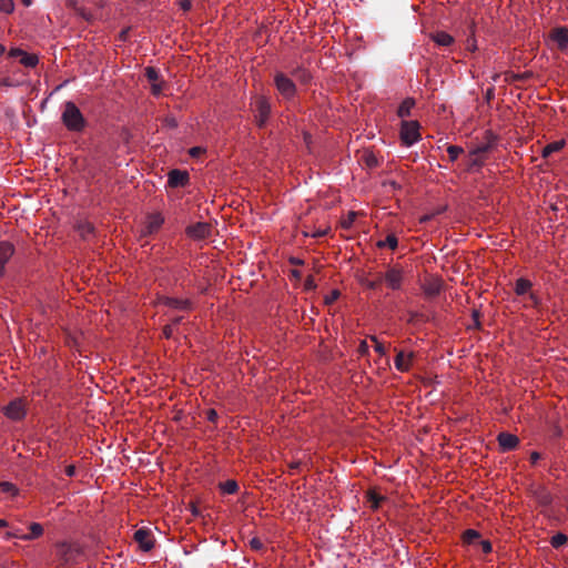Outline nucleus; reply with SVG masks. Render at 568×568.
Masks as SVG:
<instances>
[{"label":"nucleus","mask_w":568,"mask_h":568,"mask_svg":"<svg viewBox=\"0 0 568 568\" xmlns=\"http://www.w3.org/2000/svg\"><path fill=\"white\" fill-rule=\"evenodd\" d=\"M254 113L256 124L263 128L271 114V104L265 97H256L254 102Z\"/></svg>","instance_id":"obj_5"},{"label":"nucleus","mask_w":568,"mask_h":568,"mask_svg":"<svg viewBox=\"0 0 568 568\" xmlns=\"http://www.w3.org/2000/svg\"><path fill=\"white\" fill-rule=\"evenodd\" d=\"M419 123L417 121H403L400 126V139L403 144L410 146L420 139Z\"/></svg>","instance_id":"obj_3"},{"label":"nucleus","mask_w":568,"mask_h":568,"mask_svg":"<svg viewBox=\"0 0 568 568\" xmlns=\"http://www.w3.org/2000/svg\"><path fill=\"white\" fill-rule=\"evenodd\" d=\"M339 291L333 290L328 295L325 296V304H333L339 297Z\"/></svg>","instance_id":"obj_36"},{"label":"nucleus","mask_w":568,"mask_h":568,"mask_svg":"<svg viewBox=\"0 0 568 568\" xmlns=\"http://www.w3.org/2000/svg\"><path fill=\"white\" fill-rule=\"evenodd\" d=\"M355 217H356V214L354 212H349L348 216H347V220H345L343 222V226L344 227H349L352 225V223L354 222Z\"/></svg>","instance_id":"obj_44"},{"label":"nucleus","mask_w":568,"mask_h":568,"mask_svg":"<svg viewBox=\"0 0 568 568\" xmlns=\"http://www.w3.org/2000/svg\"><path fill=\"white\" fill-rule=\"evenodd\" d=\"M499 77H500V75H499L498 73H496V74L493 77V81H495V82H496V81L499 79Z\"/></svg>","instance_id":"obj_64"},{"label":"nucleus","mask_w":568,"mask_h":568,"mask_svg":"<svg viewBox=\"0 0 568 568\" xmlns=\"http://www.w3.org/2000/svg\"><path fill=\"white\" fill-rule=\"evenodd\" d=\"M14 254V246L8 241H0V276L6 273V264Z\"/></svg>","instance_id":"obj_11"},{"label":"nucleus","mask_w":568,"mask_h":568,"mask_svg":"<svg viewBox=\"0 0 568 568\" xmlns=\"http://www.w3.org/2000/svg\"><path fill=\"white\" fill-rule=\"evenodd\" d=\"M145 77L151 83L159 82L160 79L158 70L152 67L145 69Z\"/></svg>","instance_id":"obj_32"},{"label":"nucleus","mask_w":568,"mask_h":568,"mask_svg":"<svg viewBox=\"0 0 568 568\" xmlns=\"http://www.w3.org/2000/svg\"><path fill=\"white\" fill-rule=\"evenodd\" d=\"M30 532L20 536L21 540L28 541L39 538L43 534V527L39 523H32L29 526Z\"/></svg>","instance_id":"obj_17"},{"label":"nucleus","mask_w":568,"mask_h":568,"mask_svg":"<svg viewBox=\"0 0 568 568\" xmlns=\"http://www.w3.org/2000/svg\"><path fill=\"white\" fill-rule=\"evenodd\" d=\"M14 10L13 0H0V12L11 13Z\"/></svg>","instance_id":"obj_33"},{"label":"nucleus","mask_w":568,"mask_h":568,"mask_svg":"<svg viewBox=\"0 0 568 568\" xmlns=\"http://www.w3.org/2000/svg\"><path fill=\"white\" fill-rule=\"evenodd\" d=\"M463 542L466 545H475L480 540V534L475 529H467L463 532Z\"/></svg>","instance_id":"obj_20"},{"label":"nucleus","mask_w":568,"mask_h":568,"mask_svg":"<svg viewBox=\"0 0 568 568\" xmlns=\"http://www.w3.org/2000/svg\"><path fill=\"white\" fill-rule=\"evenodd\" d=\"M478 545L480 546L484 554H489L493 550V546L489 540H479Z\"/></svg>","instance_id":"obj_38"},{"label":"nucleus","mask_w":568,"mask_h":568,"mask_svg":"<svg viewBox=\"0 0 568 568\" xmlns=\"http://www.w3.org/2000/svg\"><path fill=\"white\" fill-rule=\"evenodd\" d=\"M473 317H474V320L476 322V326L479 327V325H480L479 322H478L479 312L478 311H474L473 312Z\"/></svg>","instance_id":"obj_56"},{"label":"nucleus","mask_w":568,"mask_h":568,"mask_svg":"<svg viewBox=\"0 0 568 568\" xmlns=\"http://www.w3.org/2000/svg\"><path fill=\"white\" fill-rule=\"evenodd\" d=\"M211 226L206 222H197L186 227V234L194 240H202L210 235Z\"/></svg>","instance_id":"obj_10"},{"label":"nucleus","mask_w":568,"mask_h":568,"mask_svg":"<svg viewBox=\"0 0 568 568\" xmlns=\"http://www.w3.org/2000/svg\"><path fill=\"white\" fill-rule=\"evenodd\" d=\"M468 42H469L468 49L471 50V51H475L477 49L475 40L473 39L471 42L470 41H468Z\"/></svg>","instance_id":"obj_57"},{"label":"nucleus","mask_w":568,"mask_h":568,"mask_svg":"<svg viewBox=\"0 0 568 568\" xmlns=\"http://www.w3.org/2000/svg\"><path fill=\"white\" fill-rule=\"evenodd\" d=\"M61 120L67 129L73 132H81L87 126L80 109L71 101L64 103Z\"/></svg>","instance_id":"obj_1"},{"label":"nucleus","mask_w":568,"mask_h":568,"mask_svg":"<svg viewBox=\"0 0 568 568\" xmlns=\"http://www.w3.org/2000/svg\"><path fill=\"white\" fill-rule=\"evenodd\" d=\"M413 358V353L406 355L403 351H399L395 357L396 369L399 372H408L410 369Z\"/></svg>","instance_id":"obj_15"},{"label":"nucleus","mask_w":568,"mask_h":568,"mask_svg":"<svg viewBox=\"0 0 568 568\" xmlns=\"http://www.w3.org/2000/svg\"><path fill=\"white\" fill-rule=\"evenodd\" d=\"M126 36H128V30H124V31L121 32V38L122 39H125Z\"/></svg>","instance_id":"obj_63"},{"label":"nucleus","mask_w":568,"mask_h":568,"mask_svg":"<svg viewBox=\"0 0 568 568\" xmlns=\"http://www.w3.org/2000/svg\"><path fill=\"white\" fill-rule=\"evenodd\" d=\"M20 62L28 68H33L38 64L39 60L36 54L23 53Z\"/></svg>","instance_id":"obj_27"},{"label":"nucleus","mask_w":568,"mask_h":568,"mask_svg":"<svg viewBox=\"0 0 568 568\" xmlns=\"http://www.w3.org/2000/svg\"><path fill=\"white\" fill-rule=\"evenodd\" d=\"M529 298L531 300V302H532V304H534V305H537V304H538V298H537V296H536L534 293H531V294L529 295Z\"/></svg>","instance_id":"obj_58"},{"label":"nucleus","mask_w":568,"mask_h":568,"mask_svg":"<svg viewBox=\"0 0 568 568\" xmlns=\"http://www.w3.org/2000/svg\"><path fill=\"white\" fill-rule=\"evenodd\" d=\"M506 80H510V81H521V80H525L529 77L528 73H523V74H515V73H507L506 74Z\"/></svg>","instance_id":"obj_37"},{"label":"nucleus","mask_w":568,"mask_h":568,"mask_svg":"<svg viewBox=\"0 0 568 568\" xmlns=\"http://www.w3.org/2000/svg\"><path fill=\"white\" fill-rule=\"evenodd\" d=\"M432 39L436 44L440 47H449L454 43V38L445 31H437L433 33Z\"/></svg>","instance_id":"obj_16"},{"label":"nucleus","mask_w":568,"mask_h":568,"mask_svg":"<svg viewBox=\"0 0 568 568\" xmlns=\"http://www.w3.org/2000/svg\"><path fill=\"white\" fill-rule=\"evenodd\" d=\"M77 229H78V232H79L80 236L83 240H89V237L94 232L93 225L91 223H89V222H81V223H79Z\"/></svg>","instance_id":"obj_22"},{"label":"nucleus","mask_w":568,"mask_h":568,"mask_svg":"<svg viewBox=\"0 0 568 568\" xmlns=\"http://www.w3.org/2000/svg\"><path fill=\"white\" fill-rule=\"evenodd\" d=\"M470 156V160H469V165L470 166H478L480 168L483 164H484V161H485V158L481 156V155H477V154H469Z\"/></svg>","instance_id":"obj_34"},{"label":"nucleus","mask_w":568,"mask_h":568,"mask_svg":"<svg viewBox=\"0 0 568 568\" xmlns=\"http://www.w3.org/2000/svg\"><path fill=\"white\" fill-rule=\"evenodd\" d=\"M497 439L501 452L514 450L519 444L518 437L510 433H500Z\"/></svg>","instance_id":"obj_13"},{"label":"nucleus","mask_w":568,"mask_h":568,"mask_svg":"<svg viewBox=\"0 0 568 568\" xmlns=\"http://www.w3.org/2000/svg\"><path fill=\"white\" fill-rule=\"evenodd\" d=\"M162 333H163V336H164L165 338H171V337L173 336V326H172V325H170V324H169V325H165V326L163 327V332H162Z\"/></svg>","instance_id":"obj_43"},{"label":"nucleus","mask_w":568,"mask_h":568,"mask_svg":"<svg viewBox=\"0 0 568 568\" xmlns=\"http://www.w3.org/2000/svg\"><path fill=\"white\" fill-rule=\"evenodd\" d=\"M415 102L413 99H406L404 100L400 105L398 106L397 114L399 118L404 119L406 116H409L410 110L414 106Z\"/></svg>","instance_id":"obj_21"},{"label":"nucleus","mask_w":568,"mask_h":568,"mask_svg":"<svg viewBox=\"0 0 568 568\" xmlns=\"http://www.w3.org/2000/svg\"><path fill=\"white\" fill-rule=\"evenodd\" d=\"M432 219V215H424L420 217V223H426Z\"/></svg>","instance_id":"obj_59"},{"label":"nucleus","mask_w":568,"mask_h":568,"mask_svg":"<svg viewBox=\"0 0 568 568\" xmlns=\"http://www.w3.org/2000/svg\"><path fill=\"white\" fill-rule=\"evenodd\" d=\"M23 53H24V52H23L22 50H20V49H12V50H11V52H10V54H11L12 57H18V55H21V57H22V54H23Z\"/></svg>","instance_id":"obj_54"},{"label":"nucleus","mask_w":568,"mask_h":568,"mask_svg":"<svg viewBox=\"0 0 568 568\" xmlns=\"http://www.w3.org/2000/svg\"><path fill=\"white\" fill-rule=\"evenodd\" d=\"M531 288V282L526 278H518L515 284L517 295H524Z\"/></svg>","instance_id":"obj_23"},{"label":"nucleus","mask_w":568,"mask_h":568,"mask_svg":"<svg viewBox=\"0 0 568 568\" xmlns=\"http://www.w3.org/2000/svg\"><path fill=\"white\" fill-rule=\"evenodd\" d=\"M550 501H551V498H550L549 494L542 493V495L540 496V503L542 505H549Z\"/></svg>","instance_id":"obj_52"},{"label":"nucleus","mask_w":568,"mask_h":568,"mask_svg":"<svg viewBox=\"0 0 568 568\" xmlns=\"http://www.w3.org/2000/svg\"><path fill=\"white\" fill-rule=\"evenodd\" d=\"M133 539L139 544L141 550L145 552L150 551L154 547L152 532L148 528L138 529L133 535Z\"/></svg>","instance_id":"obj_8"},{"label":"nucleus","mask_w":568,"mask_h":568,"mask_svg":"<svg viewBox=\"0 0 568 568\" xmlns=\"http://www.w3.org/2000/svg\"><path fill=\"white\" fill-rule=\"evenodd\" d=\"M57 555L59 558V567L64 568L72 565L77 560V556L81 554V549L77 545L69 544L67 541H60L55 545Z\"/></svg>","instance_id":"obj_2"},{"label":"nucleus","mask_w":568,"mask_h":568,"mask_svg":"<svg viewBox=\"0 0 568 568\" xmlns=\"http://www.w3.org/2000/svg\"><path fill=\"white\" fill-rule=\"evenodd\" d=\"M7 526H8V523L4 519L0 518V528L7 527Z\"/></svg>","instance_id":"obj_62"},{"label":"nucleus","mask_w":568,"mask_h":568,"mask_svg":"<svg viewBox=\"0 0 568 568\" xmlns=\"http://www.w3.org/2000/svg\"><path fill=\"white\" fill-rule=\"evenodd\" d=\"M427 293L432 294V295H435V294L438 293V288L437 287H432V288L427 290Z\"/></svg>","instance_id":"obj_60"},{"label":"nucleus","mask_w":568,"mask_h":568,"mask_svg":"<svg viewBox=\"0 0 568 568\" xmlns=\"http://www.w3.org/2000/svg\"><path fill=\"white\" fill-rule=\"evenodd\" d=\"M151 91L153 95H160L163 90V82H154L151 83Z\"/></svg>","instance_id":"obj_40"},{"label":"nucleus","mask_w":568,"mask_h":568,"mask_svg":"<svg viewBox=\"0 0 568 568\" xmlns=\"http://www.w3.org/2000/svg\"><path fill=\"white\" fill-rule=\"evenodd\" d=\"M21 2L26 7H30L32 4V0H21Z\"/></svg>","instance_id":"obj_61"},{"label":"nucleus","mask_w":568,"mask_h":568,"mask_svg":"<svg viewBox=\"0 0 568 568\" xmlns=\"http://www.w3.org/2000/svg\"><path fill=\"white\" fill-rule=\"evenodd\" d=\"M568 541V538L565 534L558 532L551 537L550 545L554 548H560Z\"/></svg>","instance_id":"obj_28"},{"label":"nucleus","mask_w":568,"mask_h":568,"mask_svg":"<svg viewBox=\"0 0 568 568\" xmlns=\"http://www.w3.org/2000/svg\"><path fill=\"white\" fill-rule=\"evenodd\" d=\"M250 546H251V548H252V549H254V550H262V549H263V547H264V545H263L262 540H261L260 538H256V537H254V538H252V539H251V541H250Z\"/></svg>","instance_id":"obj_39"},{"label":"nucleus","mask_w":568,"mask_h":568,"mask_svg":"<svg viewBox=\"0 0 568 568\" xmlns=\"http://www.w3.org/2000/svg\"><path fill=\"white\" fill-rule=\"evenodd\" d=\"M463 152V148L458 145H449L447 148L448 158L452 162L456 161Z\"/></svg>","instance_id":"obj_29"},{"label":"nucleus","mask_w":568,"mask_h":568,"mask_svg":"<svg viewBox=\"0 0 568 568\" xmlns=\"http://www.w3.org/2000/svg\"><path fill=\"white\" fill-rule=\"evenodd\" d=\"M382 282H383V276L379 275L376 280L366 282V286L371 290H376Z\"/></svg>","instance_id":"obj_41"},{"label":"nucleus","mask_w":568,"mask_h":568,"mask_svg":"<svg viewBox=\"0 0 568 568\" xmlns=\"http://www.w3.org/2000/svg\"><path fill=\"white\" fill-rule=\"evenodd\" d=\"M371 341L375 343V351L379 354V355H385L386 354V348L385 346L378 342L377 337L372 335L369 336Z\"/></svg>","instance_id":"obj_35"},{"label":"nucleus","mask_w":568,"mask_h":568,"mask_svg":"<svg viewBox=\"0 0 568 568\" xmlns=\"http://www.w3.org/2000/svg\"><path fill=\"white\" fill-rule=\"evenodd\" d=\"M564 146H565V141L564 140H559V141H555V142L548 143L547 145H545L542 148L541 156L547 159L552 153L559 152Z\"/></svg>","instance_id":"obj_19"},{"label":"nucleus","mask_w":568,"mask_h":568,"mask_svg":"<svg viewBox=\"0 0 568 568\" xmlns=\"http://www.w3.org/2000/svg\"><path fill=\"white\" fill-rule=\"evenodd\" d=\"M180 6H181V9L184 10V11H189L192 8V3H191L190 0H182L180 2Z\"/></svg>","instance_id":"obj_50"},{"label":"nucleus","mask_w":568,"mask_h":568,"mask_svg":"<svg viewBox=\"0 0 568 568\" xmlns=\"http://www.w3.org/2000/svg\"><path fill=\"white\" fill-rule=\"evenodd\" d=\"M204 152V150L201 148V146H194L190 150V155L195 158V156H199L200 154H202Z\"/></svg>","instance_id":"obj_46"},{"label":"nucleus","mask_w":568,"mask_h":568,"mask_svg":"<svg viewBox=\"0 0 568 568\" xmlns=\"http://www.w3.org/2000/svg\"><path fill=\"white\" fill-rule=\"evenodd\" d=\"M385 498L381 495H378L377 493L375 491H369L368 493V501L371 503V507L373 509H377L382 503V500H384Z\"/></svg>","instance_id":"obj_30"},{"label":"nucleus","mask_w":568,"mask_h":568,"mask_svg":"<svg viewBox=\"0 0 568 568\" xmlns=\"http://www.w3.org/2000/svg\"><path fill=\"white\" fill-rule=\"evenodd\" d=\"M0 490L6 494H11L12 496H16L18 494L17 487L12 483H9V481H1Z\"/></svg>","instance_id":"obj_31"},{"label":"nucleus","mask_w":568,"mask_h":568,"mask_svg":"<svg viewBox=\"0 0 568 568\" xmlns=\"http://www.w3.org/2000/svg\"><path fill=\"white\" fill-rule=\"evenodd\" d=\"M383 276V281L394 291L400 290L403 283V270L398 266L388 267Z\"/></svg>","instance_id":"obj_6"},{"label":"nucleus","mask_w":568,"mask_h":568,"mask_svg":"<svg viewBox=\"0 0 568 568\" xmlns=\"http://www.w3.org/2000/svg\"><path fill=\"white\" fill-rule=\"evenodd\" d=\"M274 83L283 98L287 100L294 98L296 93V85L286 74L282 72L276 73L274 77Z\"/></svg>","instance_id":"obj_4"},{"label":"nucleus","mask_w":568,"mask_h":568,"mask_svg":"<svg viewBox=\"0 0 568 568\" xmlns=\"http://www.w3.org/2000/svg\"><path fill=\"white\" fill-rule=\"evenodd\" d=\"M164 123L166 126L172 128V129L178 126V122L174 118H166L164 120Z\"/></svg>","instance_id":"obj_48"},{"label":"nucleus","mask_w":568,"mask_h":568,"mask_svg":"<svg viewBox=\"0 0 568 568\" xmlns=\"http://www.w3.org/2000/svg\"><path fill=\"white\" fill-rule=\"evenodd\" d=\"M539 458H540V454L539 453H537V452L531 453L530 459H531L532 464H536L539 460Z\"/></svg>","instance_id":"obj_53"},{"label":"nucleus","mask_w":568,"mask_h":568,"mask_svg":"<svg viewBox=\"0 0 568 568\" xmlns=\"http://www.w3.org/2000/svg\"><path fill=\"white\" fill-rule=\"evenodd\" d=\"M4 415L14 420H20L26 415V405L24 402L21 398H16L11 400L6 407H4Z\"/></svg>","instance_id":"obj_7"},{"label":"nucleus","mask_w":568,"mask_h":568,"mask_svg":"<svg viewBox=\"0 0 568 568\" xmlns=\"http://www.w3.org/2000/svg\"><path fill=\"white\" fill-rule=\"evenodd\" d=\"M21 535H22V534L20 532V530H19V529L10 530V531H8V532L6 534V538H7V539H11V538H18V539H20V536H21Z\"/></svg>","instance_id":"obj_45"},{"label":"nucleus","mask_w":568,"mask_h":568,"mask_svg":"<svg viewBox=\"0 0 568 568\" xmlns=\"http://www.w3.org/2000/svg\"><path fill=\"white\" fill-rule=\"evenodd\" d=\"M550 38L557 43L559 50H565L568 47V29L560 27L551 31Z\"/></svg>","instance_id":"obj_14"},{"label":"nucleus","mask_w":568,"mask_h":568,"mask_svg":"<svg viewBox=\"0 0 568 568\" xmlns=\"http://www.w3.org/2000/svg\"><path fill=\"white\" fill-rule=\"evenodd\" d=\"M207 419L212 423H215L217 419V413L214 409L207 410Z\"/></svg>","instance_id":"obj_49"},{"label":"nucleus","mask_w":568,"mask_h":568,"mask_svg":"<svg viewBox=\"0 0 568 568\" xmlns=\"http://www.w3.org/2000/svg\"><path fill=\"white\" fill-rule=\"evenodd\" d=\"M160 304L165 305L170 308L178 311H191L193 310V302L190 298H178L170 296H162L160 298Z\"/></svg>","instance_id":"obj_9"},{"label":"nucleus","mask_w":568,"mask_h":568,"mask_svg":"<svg viewBox=\"0 0 568 568\" xmlns=\"http://www.w3.org/2000/svg\"><path fill=\"white\" fill-rule=\"evenodd\" d=\"M190 176L186 171L174 169L170 171L168 183L171 187H183L189 183Z\"/></svg>","instance_id":"obj_12"},{"label":"nucleus","mask_w":568,"mask_h":568,"mask_svg":"<svg viewBox=\"0 0 568 568\" xmlns=\"http://www.w3.org/2000/svg\"><path fill=\"white\" fill-rule=\"evenodd\" d=\"M164 219L160 214H152L149 216L146 224V234H152L156 232L163 224Z\"/></svg>","instance_id":"obj_18"},{"label":"nucleus","mask_w":568,"mask_h":568,"mask_svg":"<svg viewBox=\"0 0 568 568\" xmlns=\"http://www.w3.org/2000/svg\"><path fill=\"white\" fill-rule=\"evenodd\" d=\"M358 353L364 356L368 354V344L366 341L361 342L358 346Z\"/></svg>","instance_id":"obj_42"},{"label":"nucleus","mask_w":568,"mask_h":568,"mask_svg":"<svg viewBox=\"0 0 568 568\" xmlns=\"http://www.w3.org/2000/svg\"><path fill=\"white\" fill-rule=\"evenodd\" d=\"M182 320H183V316H176L172 320L171 325L174 327V326L179 325L182 322Z\"/></svg>","instance_id":"obj_55"},{"label":"nucleus","mask_w":568,"mask_h":568,"mask_svg":"<svg viewBox=\"0 0 568 568\" xmlns=\"http://www.w3.org/2000/svg\"><path fill=\"white\" fill-rule=\"evenodd\" d=\"M491 149H493L491 142L480 143L479 145H477L476 148H474L471 150V154H477V155H481L485 158L486 154L488 152H490Z\"/></svg>","instance_id":"obj_26"},{"label":"nucleus","mask_w":568,"mask_h":568,"mask_svg":"<svg viewBox=\"0 0 568 568\" xmlns=\"http://www.w3.org/2000/svg\"><path fill=\"white\" fill-rule=\"evenodd\" d=\"M397 245H398V241H397V237L395 236V234H388L384 241H379L377 243L378 247L388 246L392 250H395L397 247Z\"/></svg>","instance_id":"obj_25"},{"label":"nucleus","mask_w":568,"mask_h":568,"mask_svg":"<svg viewBox=\"0 0 568 568\" xmlns=\"http://www.w3.org/2000/svg\"><path fill=\"white\" fill-rule=\"evenodd\" d=\"M64 471H65L67 476L72 477V476L75 475V466L74 465H69V466L65 467Z\"/></svg>","instance_id":"obj_51"},{"label":"nucleus","mask_w":568,"mask_h":568,"mask_svg":"<svg viewBox=\"0 0 568 568\" xmlns=\"http://www.w3.org/2000/svg\"><path fill=\"white\" fill-rule=\"evenodd\" d=\"M220 487L223 494L229 495L235 494L239 490V484L233 479H229L224 483H221Z\"/></svg>","instance_id":"obj_24"},{"label":"nucleus","mask_w":568,"mask_h":568,"mask_svg":"<svg viewBox=\"0 0 568 568\" xmlns=\"http://www.w3.org/2000/svg\"><path fill=\"white\" fill-rule=\"evenodd\" d=\"M366 164L368 166H376L377 165V159L373 155V154H369L366 156Z\"/></svg>","instance_id":"obj_47"}]
</instances>
